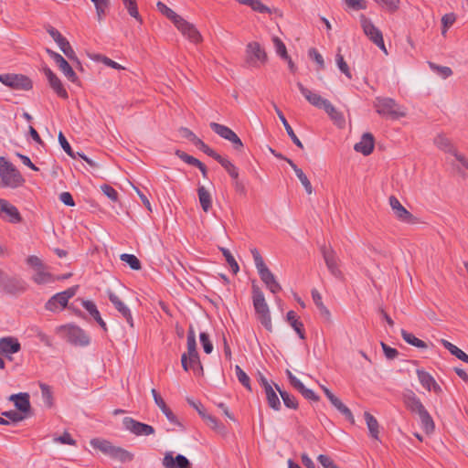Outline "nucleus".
<instances>
[{"mask_svg": "<svg viewBox=\"0 0 468 468\" xmlns=\"http://www.w3.org/2000/svg\"><path fill=\"white\" fill-rule=\"evenodd\" d=\"M401 336L403 340L408 343L409 345H411L415 347L425 349L428 347L427 344L416 337L413 334L409 333L408 331L401 329Z\"/></svg>", "mask_w": 468, "mask_h": 468, "instance_id": "obj_38", "label": "nucleus"}, {"mask_svg": "<svg viewBox=\"0 0 468 468\" xmlns=\"http://www.w3.org/2000/svg\"><path fill=\"white\" fill-rule=\"evenodd\" d=\"M221 251L223 253V256L225 257L226 259V261L228 262V264L229 265L232 272L234 274L238 273V271H239V264L238 262L236 261V260L234 259V257L232 256V254L230 253V251L228 250V249H225V248H222L221 249Z\"/></svg>", "mask_w": 468, "mask_h": 468, "instance_id": "obj_55", "label": "nucleus"}, {"mask_svg": "<svg viewBox=\"0 0 468 468\" xmlns=\"http://www.w3.org/2000/svg\"><path fill=\"white\" fill-rule=\"evenodd\" d=\"M199 339L205 353L210 354L213 351V345L209 339V335L207 333L202 332L199 335Z\"/></svg>", "mask_w": 468, "mask_h": 468, "instance_id": "obj_60", "label": "nucleus"}, {"mask_svg": "<svg viewBox=\"0 0 468 468\" xmlns=\"http://www.w3.org/2000/svg\"><path fill=\"white\" fill-rule=\"evenodd\" d=\"M317 460L324 468H337L338 467L334 463V461L327 455L320 454L318 456Z\"/></svg>", "mask_w": 468, "mask_h": 468, "instance_id": "obj_64", "label": "nucleus"}, {"mask_svg": "<svg viewBox=\"0 0 468 468\" xmlns=\"http://www.w3.org/2000/svg\"><path fill=\"white\" fill-rule=\"evenodd\" d=\"M186 354L187 356L198 354L197 350L196 333L192 325L189 326L187 332V353Z\"/></svg>", "mask_w": 468, "mask_h": 468, "instance_id": "obj_44", "label": "nucleus"}, {"mask_svg": "<svg viewBox=\"0 0 468 468\" xmlns=\"http://www.w3.org/2000/svg\"><path fill=\"white\" fill-rule=\"evenodd\" d=\"M276 389L279 391L284 405L289 409H297L298 402L294 396L289 394L288 392L282 390L277 385H275Z\"/></svg>", "mask_w": 468, "mask_h": 468, "instance_id": "obj_46", "label": "nucleus"}, {"mask_svg": "<svg viewBox=\"0 0 468 468\" xmlns=\"http://www.w3.org/2000/svg\"><path fill=\"white\" fill-rule=\"evenodd\" d=\"M0 178L2 186L9 188H17L25 182L21 173L4 156H0Z\"/></svg>", "mask_w": 468, "mask_h": 468, "instance_id": "obj_2", "label": "nucleus"}, {"mask_svg": "<svg viewBox=\"0 0 468 468\" xmlns=\"http://www.w3.org/2000/svg\"><path fill=\"white\" fill-rule=\"evenodd\" d=\"M32 280L37 284H47L55 281L53 275L47 271V267L45 265L34 271Z\"/></svg>", "mask_w": 468, "mask_h": 468, "instance_id": "obj_29", "label": "nucleus"}, {"mask_svg": "<svg viewBox=\"0 0 468 468\" xmlns=\"http://www.w3.org/2000/svg\"><path fill=\"white\" fill-rule=\"evenodd\" d=\"M272 41H273V44H274V48H275L276 53L281 58H282L284 59H287L288 58V54H287L286 47L283 44V42L279 37H274L272 38Z\"/></svg>", "mask_w": 468, "mask_h": 468, "instance_id": "obj_58", "label": "nucleus"}, {"mask_svg": "<svg viewBox=\"0 0 468 468\" xmlns=\"http://www.w3.org/2000/svg\"><path fill=\"white\" fill-rule=\"evenodd\" d=\"M0 82L10 89L16 90H29L33 87L31 80L23 74H1Z\"/></svg>", "mask_w": 468, "mask_h": 468, "instance_id": "obj_9", "label": "nucleus"}, {"mask_svg": "<svg viewBox=\"0 0 468 468\" xmlns=\"http://www.w3.org/2000/svg\"><path fill=\"white\" fill-rule=\"evenodd\" d=\"M82 306L89 312V314L93 317V319L100 324V326L103 329V331H107L106 323L101 316V314L96 306V304L90 300H83Z\"/></svg>", "mask_w": 468, "mask_h": 468, "instance_id": "obj_28", "label": "nucleus"}, {"mask_svg": "<svg viewBox=\"0 0 468 468\" xmlns=\"http://www.w3.org/2000/svg\"><path fill=\"white\" fill-rule=\"evenodd\" d=\"M232 179L239 178V169L228 158H223L219 163Z\"/></svg>", "mask_w": 468, "mask_h": 468, "instance_id": "obj_51", "label": "nucleus"}, {"mask_svg": "<svg viewBox=\"0 0 468 468\" xmlns=\"http://www.w3.org/2000/svg\"><path fill=\"white\" fill-rule=\"evenodd\" d=\"M405 407L413 414L420 415L426 409L417 395L410 389H407L402 395Z\"/></svg>", "mask_w": 468, "mask_h": 468, "instance_id": "obj_17", "label": "nucleus"}, {"mask_svg": "<svg viewBox=\"0 0 468 468\" xmlns=\"http://www.w3.org/2000/svg\"><path fill=\"white\" fill-rule=\"evenodd\" d=\"M441 343L452 356L465 363H468V355L459 347L445 339H441Z\"/></svg>", "mask_w": 468, "mask_h": 468, "instance_id": "obj_36", "label": "nucleus"}, {"mask_svg": "<svg viewBox=\"0 0 468 468\" xmlns=\"http://www.w3.org/2000/svg\"><path fill=\"white\" fill-rule=\"evenodd\" d=\"M434 144L441 151L453 154L455 148L452 141L444 134H438L434 140Z\"/></svg>", "mask_w": 468, "mask_h": 468, "instance_id": "obj_34", "label": "nucleus"}, {"mask_svg": "<svg viewBox=\"0 0 468 468\" xmlns=\"http://www.w3.org/2000/svg\"><path fill=\"white\" fill-rule=\"evenodd\" d=\"M41 394L44 402L47 404L48 407L52 406V392L50 388L46 384L40 385Z\"/></svg>", "mask_w": 468, "mask_h": 468, "instance_id": "obj_61", "label": "nucleus"}, {"mask_svg": "<svg viewBox=\"0 0 468 468\" xmlns=\"http://www.w3.org/2000/svg\"><path fill=\"white\" fill-rule=\"evenodd\" d=\"M154 400L157 407L161 410V411L165 414L167 420L174 425L181 427V423L176 418V416L173 413V411L167 407L164 399L160 396V394L156 391V389L153 388L151 391Z\"/></svg>", "mask_w": 468, "mask_h": 468, "instance_id": "obj_21", "label": "nucleus"}, {"mask_svg": "<svg viewBox=\"0 0 468 468\" xmlns=\"http://www.w3.org/2000/svg\"><path fill=\"white\" fill-rule=\"evenodd\" d=\"M58 68L69 81L76 82L78 80V77L75 71L72 69L71 66L68 63V61L64 62Z\"/></svg>", "mask_w": 468, "mask_h": 468, "instance_id": "obj_57", "label": "nucleus"}, {"mask_svg": "<svg viewBox=\"0 0 468 468\" xmlns=\"http://www.w3.org/2000/svg\"><path fill=\"white\" fill-rule=\"evenodd\" d=\"M125 430L136 436H149L154 433V428L151 425L140 422L133 418L125 417L122 420Z\"/></svg>", "mask_w": 468, "mask_h": 468, "instance_id": "obj_12", "label": "nucleus"}, {"mask_svg": "<svg viewBox=\"0 0 468 468\" xmlns=\"http://www.w3.org/2000/svg\"><path fill=\"white\" fill-rule=\"evenodd\" d=\"M306 399L318 401L319 397L310 388H307L302 382L295 388Z\"/></svg>", "mask_w": 468, "mask_h": 468, "instance_id": "obj_56", "label": "nucleus"}, {"mask_svg": "<svg viewBox=\"0 0 468 468\" xmlns=\"http://www.w3.org/2000/svg\"><path fill=\"white\" fill-rule=\"evenodd\" d=\"M124 6L126 7L129 15L135 18L140 23L143 22V19L138 12L137 4L136 1L131 2V4H124Z\"/></svg>", "mask_w": 468, "mask_h": 468, "instance_id": "obj_62", "label": "nucleus"}, {"mask_svg": "<svg viewBox=\"0 0 468 468\" xmlns=\"http://www.w3.org/2000/svg\"><path fill=\"white\" fill-rule=\"evenodd\" d=\"M264 391L269 406L274 410H279L281 409V402L273 388L268 387Z\"/></svg>", "mask_w": 468, "mask_h": 468, "instance_id": "obj_42", "label": "nucleus"}, {"mask_svg": "<svg viewBox=\"0 0 468 468\" xmlns=\"http://www.w3.org/2000/svg\"><path fill=\"white\" fill-rule=\"evenodd\" d=\"M58 142H59L61 147L63 148V150L70 157H72L73 159L77 158V153L73 152V150L71 149L70 144H69V142L67 141L66 137L64 136V134L61 132L58 133Z\"/></svg>", "mask_w": 468, "mask_h": 468, "instance_id": "obj_59", "label": "nucleus"}, {"mask_svg": "<svg viewBox=\"0 0 468 468\" xmlns=\"http://www.w3.org/2000/svg\"><path fill=\"white\" fill-rule=\"evenodd\" d=\"M197 195L200 206L204 212H208L212 207V197L204 186H199Z\"/></svg>", "mask_w": 468, "mask_h": 468, "instance_id": "obj_33", "label": "nucleus"}, {"mask_svg": "<svg viewBox=\"0 0 468 468\" xmlns=\"http://www.w3.org/2000/svg\"><path fill=\"white\" fill-rule=\"evenodd\" d=\"M9 399L15 403L16 408L21 412H28L30 410L29 395L18 393L10 396Z\"/></svg>", "mask_w": 468, "mask_h": 468, "instance_id": "obj_27", "label": "nucleus"}, {"mask_svg": "<svg viewBox=\"0 0 468 468\" xmlns=\"http://www.w3.org/2000/svg\"><path fill=\"white\" fill-rule=\"evenodd\" d=\"M110 457L121 463H128L133 459V454L121 447L114 446Z\"/></svg>", "mask_w": 468, "mask_h": 468, "instance_id": "obj_39", "label": "nucleus"}, {"mask_svg": "<svg viewBox=\"0 0 468 468\" xmlns=\"http://www.w3.org/2000/svg\"><path fill=\"white\" fill-rule=\"evenodd\" d=\"M287 322L294 329L301 339H305L303 324L298 319L294 311H289L286 314Z\"/></svg>", "mask_w": 468, "mask_h": 468, "instance_id": "obj_32", "label": "nucleus"}, {"mask_svg": "<svg viewBox=\"0 0 468 468\" xmlns=\"http://www.w3.org/2000/svg\"><path fill=\"white\" fill-rule=\"evenodd\" d=\"M121 260L126 262L133 270L138 271L142 267L140 261L133 254L123 253L121 255Z\"/></svg>", "mask_w": 468, "mask_h": 468, "instance_id": "obj_53", "label": "nucleus"}, {"mask_svg": "<svg viewBox=\"0 0 468 468\" xmlns=\"http://www.w3.org/2000/svg\"><path fill=\"white\" fill-rule=\"evenodd\" d=\"M79 286H72L67 290L54 294L45 304L48 311L56 313L64 309L69 299L74 297L78 292Z\"/></svg>", "mask_w": 468, "mask_h": 468, "instance_id": "obj_6", "label": "nucleus"}, {"mask_svg": "<svg viewBox=\"0 0 468 468\" xmlns=\"http://www.w3.org/2000/svg\"><path fill=\"white\" fill-rule=\"evenodd\" d=\"M156 7L158 11L170 19L174 25L182 17L161 1L157 2Z\"/></svg>", "mask_w": 468, "mask_h": 468, "instance_id": "obj_41", "label": "nucleus"}, {"mask_svg": "<svg viewBox=\"0 0 468 468\" xmlns=\"http://www.w3.org/2000/svg\"><path fill=\"white\" fill-rule=\"evenodd\" d=\"M235 372L238 380L249 390H251L250 379L247 373L239 366H235Z\"/></svg>", "mask_w": 468, "mask_h": 468, "instance_id": "obj_52", "label": "nucleus"}, {"mask_svg": "<svg viewBox=\"0 0 468 468\" xmlns=\"http://www.w3.org/2000/svg\"><path fill=\"white\" fill-rule=\"evenodd\" d=\"M267 60V54L258 42H250L246 48V61L250 66L260 67Z\"/></svg>", "mask_w": 468, "mask_h": 468, "instance_id": "obj_10", "label": "nucleus"}, {"mask_svg": "<svg viewBox=\"0 0 468 468\" xmlns=\"http://www.w3.org/2000/svg\"><path fill=\"white\" fill-rule=\"evenodd\" d=\"M43 71L48 80L50 87L58 94V96L63 99H67L68 92L64 89L60 80L57 77V75L48 67H45Z\"/></svg>", "mask_w": 468, "mask_h": 468, "instance_id": "obj_23", "label": "nucleus"}, {"mask_svg": "<svg viewBox=\"0 0 468 468\" xmlns=\"http://www.w3.org/2000/svg\"><path fill=\"white\" fill-rule=\"evenodd\" d=\"M181 364L186 371L192 369L195 373L201 374L203 372L198 354L187 356V355L184 353L181 356Z\"/></svg>", "mask_w": 468, "mask_h": 468, "instance_id": "obj_25", "label": "nucleus"}, {"mask_svg": "<svg viewBox=\"0 0 468 468\" xmlns=\"http://www.w3.org/2000/svg\"><path fill=\"white\" fill-rule=\"evenodd\" d=\"M378 5L390 13H395L399 10L400 0H375Z\"/></svg>", "mask_w": 468, "mask_h": 468, "instance_id": "obj_49", "label": "nucleus"}, {"mask_svg": "<svg viewBox=\"0 0 468 468\" xmlns=\"http://www.w3.org/2000/svg\"><path fill=\"white\" fill-rule=\"evenodd\" d=\"M21 349V345L17 338L14 336H5L0 338V354L8 356L16 354Z\"/></svg>", "mask_w": 468, "mask_h": 468, "instance_id": "obj_22", "label": "nucleus"}, {"mask_svg": "<svg viewBox=\"0 0 468 468\" xmlns=\"http://www.w3.org/2000/svg\"><path fill=\"white\" fill-rule=\"evenodd\" d=\"M418 379L421 386L428 391H433L436 394L441 392V388L435 381L434 378L423 369H417L416 371Z\"/></svg>", "mask_w": 468, "mask_h": 468, "instance_id": "obj_20", "label": "nucleus"}, {"mask_svg": "<svg viewBox=\"0 0 468 468\" xmlns=\"http://www.w3.org/2000/svg\"><path fill=\"white\" fill-rule=\"evenodd\" d=\"M429 66L434 72H436L438 75H440L443 79H447L448 77L452 76V70L449 67L439 66L432 62H429Z\"/></svg>", "mask_w": 468, "mask_h": 468, "instance_id": "obj_54", "label": "nucleus"}, {"mask_svg": "<svg viewBox=\"0 0 468 468\" xmlns=\"http://www.w3.org/2000/svg\"><path fill=\"white\" fill-rule=\"evenodd\" d=\"M59 331L64 334L66 340L74 346H86L90 344V336L77 325H63L59 327Z\"/></svg>", "mask_w": 468, "mask_h": 468, "instance_id": "obj_8", "label": "nucleus"}, {"mask_svg": "<svg viewBox=\"0 0 468 468\" xmlns=\"http://www.w3.org/2000/svg\"><path fill=\"white\" fill-rule=\"evenodd\" d=\"M199 415L206 421L207 425L214 431H220L223 430V425L212 415L206 413V411L199 410Z\"/></svg>", "mask_w": 468, "mask_h": 468, "instance_id": "obj_43", "label": "nucleus"}, {"mask_svg": "<svg viewBox=\"0 0 468 468\" xmlns=\"http://www.w3.org/2000/svg\"><path fill=\"white\" fill-rule=\"evenodd\" d=\"M374 106L378 114L399 119L406 115L405 111L391 98H377Z\"/></svg>", "mask_w": 468, "mask_h": 468, "instance_id": "obj_4", "label": "nucleus"}, {"mask_svg": "<svg viewBox=\"0 0 468 468\" xmlns=\"http://www.w3.org/2000/svg\"><path fill=\"white\" fill-rule=\"evenodd\" d=\"M175 26L182 33V35H184L191 42L198 43L202 40V37L195 26L185 20L183 17L177 20Z\"/></svg>", "mask_w": 468, "mask_h": 468, "instance_id": "obj_15", "label": "nucleus"}, {"mask_svg": "<svg viewBox=\"0 0 468 468\" xmlns=\"http://www.w3.org/2000/svg\"><path fill=\"white\" fill-rule=\"evenodd\" d=\"M375 145L374 136L370 133H365L360 141L354 145V149L357 153L368 155L372 153Z\"/></svg>", "mask_w": 468, "mask_h": 468, "instance_id": "obj_24", "label": "nucleus"}, {"mask_svg": "<svg viewBox=\"0 0 468 468\" xmlns=\"http://www.w3.org/2000/svg\"><path fill=\"white\" fill-rule=\"evenodd\" d=\"M162 464L165 468H192L191 463L186 456L177 454L174 457L172 452L165 453Z\"/></svg>", "mask_w": 468, "mask_h": 468, "instance_id": "obj_18", "label": "nucleus"}, {"mask_svg": "<svg viewBox=\"0 0 468 468\" xmlns=\"http://www.w3.org/2000/svg\"><path fill=\"white\" fill-rule=\"evenodd\" d=\"M388 201L394 215L399 220L409 224L415 223L414 216L401 205L396 197L391 196Z\"/></svg>", "mask_w": 468, "mask_h": 468, "instance_id": "obj_16", "label": "nucleus"}, {"mask_svg": "<svg viewBox=\"0 0 468 468\" xmlns=\"http://www.w3.org/2000/svg\"><path fill=\"white\" fill-rule=\"evenodd\" d=\"M335 62L340 71L345 74L347 79L351 80L352 73L347 63L345 61L343 55L340 53V48L335 55Z\"/></svg>", "mask_w": 468, "mask_h": 468, "instance_id": "obj_48", "label": "nucleus"}, {"mask_svg": "<svg viewBox=\"0 0 468 468\" xmlns=\"http://www.w3.org/2000/svg\"><path fill=\"white\" fill-rule=\"evenodd\" d=\"M418 416L420 418L422 430L428 434L433 432L435 424L428 410H425Z\"/></svg>", "mask_w": 468, "mask_h": 468, "instance_id": "obj_37", "label": "nucleus"}, {"mask_svg": "<svg viewBox=\"0 0 468 468\" xmlns=\"http://www.w3.org/2000/svg\"><path fill=\"white\" fill-rule=\"evenodd\" d=\"M238 3L250 6L252 10L260 13L269 12V8L261 0H236Z\"/></svg>", "mask_w": 468, "mask_h": 468, "instance_id": "obj_45", "label": "nucleus"}, {"mask_svg": "<svg viewBox=\"0 0 468 468\" xmlns=\"http://www.w3.org/2000/svg\"><path fill=\"white\" fill-rule=\"evenodd\" d=\"M27 282L19 277L9 276L0 269V291L7 294H17L26 292Z\"/></svg>", "mask_w": 468, "mask_h": 468, "instance_id": "obj_5", "label": "nucleus"}, {"mask_svg": "<svg viewBox=\"0 0 468 468\" xmlns=\"http://www.w3.org/2000/svg\"><path fill=\"white\" fill-rule=\"evenodd\" d=\"M209 126L221 138L230 142L235 150H240L243 147L239 137L228 126L217 122H211Z\"/></svg>", "mask_w": 468, "mask_h": 468, "instance_id": "obj_11", "label": "nucleus"}, {"mask_svg": "<svg viewBox=\"0 0 468 468\" xmlns=\"http://www.w3.org/2000/svg\"><path fill=\"white\" fill-rule=\"evenodd\" d=\"M296 86L310 104L323 109L336 124L342 125L345 122L343 114L328 100L304 87L300 81L296 83Z\"/></svg>", "mask_w": 468, "mask_h": 468, "instance_id": "obj_1", "label": "nucleus"}, {"mask_svg": "<svg viewBox=\"0 0 468 468\" xmlns=\"http://www.w3.org/2000/svg\"><path fill=\"white\" fill-rule=\"evenodd\" d=\"M321 253L330 273L335 278H341L342 271L338 267V258L335 250L330 246L326 247L325 245H323L321 247Z\"/></svg>", "mask_w": 468, "mask_h": 468, "instance_id": "obj_13", "label": "nucleus"}, {"mask_svg": "<svg viewBox=\"0 0 468 468\" xmlns=\"http://www.w3.org/2000/svg\"><path fill=\"white\" fill-rule=\"evenodd\" d=\"M286 162L290 165V166L293 169V171L295 172V175L296 176L298 177V179L300 180V182L302 183V185L303 186L306 193L308 195H311L313 193V186H312V184L311 182L309 181V179L307 178L306 175L303 172L302 169H300L294 163L292 160L291 159H286Z\"/></svg>", "mask_w": 468, "mask_h": 468, "instance_id": "obj_31", "label": "nucleus"}, {"mask_svg": "<svg viewBox=\"0 0 468 468\" xmlns=\"http://www.w3.org/2000/svg\"><path fill=\"white\" fill-rule=\"evenodd\" d=\"M90 445L94 449H98L109 456H111V453L114 447L110 441H108L106 440H102V439H98V438L92 439L90 441Z\"/></svg>", "mask_w": 468, "mask_h": 468, "instance_id": "obj_40", "label": "nucleus"}, {"mask_svg": "<svg viewBox=\"0 0 468 468\" xmlns=\"http://www.w3.org/2000/svg\"><path fill=\"white\" fill-rule=\"evenodd\" d=\"M251 254L254 260V263L256 266V269L259 272V274L262 273L263 271H267L269 268L266 266L261 255L260 254L259 250L257 249H252Z\"/></svg>", "mask_w": 468, "mask_h": 468, "instance_id": "obj_50", "label": "nucleus"}, {"mask_svg": "<svg viewBox=\"0 0 468 468\" xmlns=\"http://www.w3.org/2000/svg\"><path fill=\"white\" fill-rule=\"evenodd\" d=\"M261 281L264 282L266 287L272 292L277 293L280 291H282V286L276 280L273 273L268 269L267 271H263L262 273L259 274Z\"/></svg>", "mask_w": 468, "mask_h": 468, "instance_id": "obj_26", "label": "nucleus"}, {"mask_svg": "<svg viewBox=\"0 0 468 468\" xmlns=\"http://www.w3.org/2000/svg\"><path fill=\"white\" fill-rule=\"evenodd\" d=\"M252 301L255 313L261 324L268 330L271 331V318L270 309L266 303L265 297L261 290L257 286H252Z\"/></svg>", "mask_w": 468, "mask_h": 468, "instance_id": "obj_3", "label": "nucleus"}, {"mask_svg": "<svg viewBox=\"0 0 468 468\" xmlns=\"http://www.w3.org/2000/svg\"><path fill=\"white\" fill-rule=\"evenodd\" d=\"M96 8L98 20L101 21L106 15V11L110 6V0H90Z\"/></svg>", "mask_w": 468, "mask_h": 468, "instance_id": "obj_47", "label": "nucleus"}, {"mask_svg": "<svg viewBox=\"0 0 468 468\" xmlns=\"http://www.w3.org/2000/svg\"><path fill=\"white\" fill-rule=\"evenodd\" d=\"M364 417H365V420H366V423H367V429H368L370 436L373 439L378 440L379 439L378 438V435H379L378 421L377 420V419L373 415H371L367 411H366L364 413Z\"/></svg>", "mask_w": 468, "mask_h": 468, "instance_id": "obj_35", "label": "nucleus"}, {"mask_svg": "<svg viewBox=\"0 0 468 468\" xmlns=\"http://www.w3.org/2000/svg\"><path fill=\"white\" fill-rule=\"evenodd\" d=\"M101 191L105 196H107L111 200L117 201L118 200V193L117 191L109 185H103L101 186Z\"/></svg>", "mask_w": 468, "mask_h": 468, "instance_id": "obj_63", "label": "nucleus"}, {"mask_svg": "<svg viewBox=\"0 0 468 468\" xmlns=\"http://www.w3.org/2000/svg\"><path fill=\"white\" fill-rule=\"evenodd\" d=\"M107 295L115 309L122 314L131 327L133 326V319L130 308L112 291L108 290Z\"/></svg>", "mask_w": 468, "mask_h": 468, "instance_id": "obj_19", "label": "nucleus"}, {"mask_svg": "<svg viewBox=\"0 0 468 468\" xmlns=\"http://www.w3.org/2000/svg\"><path fill=\"white\" fill-rule=\"evenodd\" d=\"M0 218L13 224L22 221L18 209L10 202L2 198H0Z\"/></svg>", "mask_w": 468, "mask_h": 468, "instance_id": "obj_14", "label": "nucleus"}, {"mask_svg": "<svg viewBox=\"0 0 468 468\" xmlns=\"http://www.w3.org/2000/svg\"><path fill=\"white\" fill-rule=\"evenodd\" d=\"M273 107H274V110L279 117V119L281 120V122H282L286 132H287V134L289 135V137L292 139V141L298 146L300 147L301 149L303 148V145L302 144V142L299 140V138L296 136V134L294 133L292 128L291 127V125L289 124V122H287L285 116L283 115V113L282 112V111L275 105L273 104Z\"/></svg>", "mask_w": 468, "mask_h": 468, "instance_id": "obj_30", "label": "nucleus"}, {"mask_svg": "<svg viewBox=\"0 0 468 468\" xmlns=\"http://www.w3.org/2000/svg\"><path fill=\"white\" fill-rule=\"evenodd\" d=\"M360 23L364 34L387 55L388 51L385 47L382 32L364 15L360 16Z\"/></svg>", "mask_w": 468, "mask_h": 468, "instance_id": "obj_7", "label": "nucleus"}]
</instances>
